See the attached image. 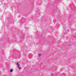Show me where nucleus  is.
Listing matches in <instances>:
<instances>
[{
    "label": "nucleus",
    "mask_w": 76,
    "mask_h": 76,
    "mask_svg": "<svg viewBox=\"0 0 76 76\" xmlns=\"http://www.w3.org/2000/svg\"><path fill=\"white\" fill-rule=\"evenodd\" d=\"M17 65L18 66V69H21V68H20L19 67V66H20V65H19V63H17Z\"/></svg>",
    "instance_id": "f257e3e1"
},
{
    "label": "nucleus",
    "mask_w": 76,
    "mask_h": 76,
    "mask_svg": "<svg viewBox=\"0 0 76 76\" xmlns=\"http://www.w3.org/2000/svg\"><path fill=\"white\" fill-rule=\"evenodd\" d=\"M13 72V69H11L10 70V72Z\"/></svg>",
    "instance_id": "f03ea898"
},
{
    "label": "nucleus",
    "mask_w": 76,
    "mask_h": 76,
    "mask_svg": "<svg viewBox=\"0 0 76 76\" xmlns=\"http://www.w3.org/2000/svg\"><path fill=\"white\" fill-rule=\"evenodd\" d=\"M38 55H39V56H41V54L40 53H39Z\"/></svg>",
    "instance_id": "7ed1b4c3"
},
{
    "label": "nucleus",
    "mask_w": 76,
    "mask_h": 76,
    "mask_svg": "<svg viewBox=\"0 0 76 76\" xmlns=\"http://www.w3.org/2000/svg\"><path fill=\"white\" fill-rule=\"evenodd\" d=\"M51 76H53V75H52V74H51Z\"/></svg>",
    "instance_id": "20e7f679"
},
{
    "label": "nucleus",
    "mask_w": 76,
    "mask_h": 76,
    "mask_svg": "<svg viewBox=\"0 0 76 76\" xmlns=\"http://www.w3.org/2000/svg\"><path fill=\"white\" fill-rule=\"evenodd\" d=\"M4 76H6L4 75Z\"/></svg>",
    "instance_id": "39448f33"
}]
</instances>
